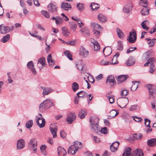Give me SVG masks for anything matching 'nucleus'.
<instances>
[{
  "instance_id": "1",
  "label": "nucleus",
  "mask_w": 156,
  "mask_h": 156,
  "mask_svg": "<svg viewBox=\"0 0 156 156\" xmlns=\"http://www.w3.org/2000/svg\"><path fill=\"white\" fill-rule=\"evenodd\" d=\"M89 121L90 123V126L92 128V130L98 134V133H100V128L98 124L99 118L97 117H91L90 118Z\"/></svg>"
},
{
  "instance_id": "2",
  "label": "nucleus",
  "mask_w": 156,
  "mask_h": 156,
  "mask_svg": "<svg viewBox=\"0 0 156 156\" xmlns=\"http://www.w3.org/2000/svg\"><path fill=\"white\" fill-rule=\"evenodd\" d=\"M54 105V104L50 99H47L40 105L39 106V110L41 111L44 112L53 106Z\"/></svg>"
},
{
  "instance_id": "3",
  "label": "nucleus",
  "mask_w": 156,
  "mask_h": 156,
  "mask_svg": "<svg viewBox=\"0 0 156 156\" xmlns=\"http://www.w3.org/2000/svg\"><path fill=\"white\" fill-rule=\"evenodd\" d=\"M36 123L37 125L40 128L44 127L45 125V121L44 119L42 117L41 114H39L35 118Z\"/></svg>"
},
{
  "instance_id": "4",
  "label": "nucleus",
  "mask_w": 156,
  "mask_h": 156,
  "mask_svg": "<svg viewBox=\"0 0 156 156\" xmlns=\"http://www.w3.org/2000/svg\"><path fill=\"white\" fill-rule=\"evenodd\" d=\"M146 87L148 88L149 93V98L153 99L156 94V86L151 84H147Z\"/></svg>"
},
{
  "instance_id": "5",
  "label": "nucleus",
  "mask_w": 156,
  "mask_h": 156,
  "mask_svg": "<svg viewBox=\"0 0 156 156\" xmlns=\"http://www.w3.org/2000/svg\"><path fill=\"white\" fill-rule=\"evenodd\" d=\"M81 144V142L77 141L75 144L71 146L68 149V153L72 155L74 154L79 149V146H78V144L80 145Z\"/></svg>"
},
{
  "instance_id": "6",
  "label": "nucleus",
  "mask_w": 156,
  "mask_h": 156,
  "mask_svg": "<svg viewBox=\"0 0 156 156\" xmlns=\"http://www.w3.org/2000/svg\"><path fill=\"white\" fill-rule=\"evenodd\" d=\"M137 38L135 30L133 29L132 32L129 33V36L127 38L129 43H133L135 42Z\"/></svg>"
},
{
  "instance_id": "7",
  "label": "nucleus",
  "mask_w": 156,
  "mask_h": 156,
  "mask_svg": "<svg viewBox=\"0 0 156 156\" xmlns=\"http://www.w3.org/2000/svg\"><path fill=\"white\" fill-rule=\"evenodd\" d=\"M37 141L36 140L33 138L32 139L28 144V147L30 149H33V151L34 153L36 152L37 149Z\"/></svg>"
},
{
  "instance_id": "8",
  "label": "nucleus",
  "mask_w": 156,
  "mask_h": 156,
  "mask_svg": "<svg viewBox=\"0 0 156 156\" xmlns=\"http://www.w3.org/2000/svg\"><path fill=\"white\" fill-rule=\"evenodd\" d=\"M14 28V26L11 27L4 26L3 24L0 25V32L2 34H5L12 31Z\"/></svg>"
},
{
  "instance_id": "9",
  "label": "nucleus",
  "mask_w": 156,
  "mask_h": 156,
  "mask_svg": "<svg viewBox=\"0 0 156 156\" xmlns=\"http://www.w3.org/2000/svg\"><path fill=\"white\" fill-rule=\"evenodd\" d=\"M27 68L30 70L33 74L35 75L37 74V71L34 67V64L32 61L28 62L27 64Z\"/></svg>"
},
{
  "instance_id": "10",
  "label": "nucleus",
  "mask_w": 156,
  "mask_h": 156,
  "mask_svg": "<svg viewBox=\"0 0 156 156\" xmlns=\"http://www.w3.org/2000/svg\"><path fill=\"white\" fill-rule=\"evenodd\" d=\"M79 52L80 55L84 58H86L89 54V51L83 47L80 48Z\"/></svg>"
},
{
  "instance_id": "11",
  "label": "nucleus",
  "mask_w": 156,
  "mask_h": 156,
  "mask_svg": "<svg viewBox=\"0 0 156 156\" xmlns=\"http://www.w3.org/2000/svg\"><path fill=\"white\" fill-rule=\"evenodd\" d=\"M133 5L132 4L129 3L125 4L122 9L123 11L125 13H129L133 9Z\"/></svg>"
},
{
  "instance_id": "12",
  "label": "nucleus",
  "mask_w": 156,
  "mask_h": 156,
  "mask_svg": "<svg viewBox=\"0 0 156 156\" xmlns=\"http://www.w3.org/2000/svg\"><path fill=\"white\" fill-rule=\"evenodd\" d=\"M50 129L51 133L53 135V138H55L57 137V132L58 130L57 126L54 125H51L50 126Z\"/></svg>"
},
{
  "instance_id": "13",
  "label": "nucleus",
  "mask_w": 156,
  "mask_h": 156,
  "mask_svg": "<svg viewBox=\"0 0 156 156\" xmlns=\"http://www.w3.org/2000/svg\"><path fill=\"white\" fill-rule=\"evenodd\" d=\"M48 10L52 13H55L57 11V7L52 3H50L47 7Z\"/></svg>"
},
{
  "instance_id": "14",
  "label": "nucleus",
  "mask_w": 156,
  "mask_h": 156,
  "mask_svg": "<svg viewBox=\"0 0 156 156\" xmlns=\"http://www.w3.org/2000/svg\"><path fill=\"white\" fill-rule=\"evenodd\" d=\"M76 118V116L75 114L74 113H70L68 115L66 120L69 124H71L75 121Z\"/></svg>"
},
{
  "instance_id": "15",
  "label": "nucleus",
  "mask_w": 156,
  "mask_h": 156,
  "mask_svg": "<svg viewBox=\"0 0 156 156\" xmlns=\"http://www.w3.org/2000/svg\"><path fill=\"white\" fill-rule=\"evenodd\" d=\"M41 88L43 90L42 94L44 96L48 95L54 91V90L51 87H41Z\"/></svg>"
},
{
  "instance_id": "16",
  "label": "nucleus",
  "mask_w": 156,
  "mask_h": 156,
  "mask_svg": "<svg viewBox=\"0 0 156 156\" xmlns=\"http://www.w3.org/2000/svg\"><path fill=\"white\" fill-rule=\"evenodd\" d=\"M25 147V142L24 140L23 139H20L18 140L17 142V149H22Z\"/></svg>"
},
{
  "instance_id": "17",
  "label": "nucleus",
  "mask_w": 156,
  "mask_h": 156,
  "mask_svg": "<svg viewBox=\"0 0 156 156\" xmlns=\"http://www.w3.org/2000/svg\"><path fill=\"white\" fill-rule=\"evenodd\" d=\"M45 58L43 57H42L38 59L37 62V66L40 69L43 68V66L45 65Z\"/></svg>"
},
{
  "instance_id": "18",
  "label": "nucleus",
  "mask_w": 156,
  "mask_h": 156,
  "mask_svg": "<svg viewBox=\"0 0 156 156\" xmlns=\"http://www.w3.org/2000/svg\"><path fill=\"white\" fill-rule=\"evenodd\" d=\"M58 156H65L66 151L63 147L59 146L58 148Z\"/></svg>"
},
{
  "instance_id": "19",
  "label": "nucleus",
  "mask_w": 156,
  "mask_h": 156,
  "mask_svg": "<svg viewBox=\"0 0 156 156\" xmlns=\"http://www.w3.org/2000/svg\"><path fill=\"white\" fill-rule=\"evenodd\" d=\"M144 154L142 151L137 149L131 154V156H143Z\"/></svg>"
},
{
  "instance_id": "20",
  "label": "nucleus",
  "mask_w": 156,
  "mask_h": 156,
  "mask_svg": "<svg viewBox=\"0 0 156 156\" xmlns=\"http://www.w3.org/2000/svg\"><path fill=\"white\" fill-rule=\"evenodd\" d=\"M119 144V143L118 142L113 143L110 147V149L111 151L112 152H115L117 151Z\"/></svg>"
},
{
  "instance_id": "21",
  "label": "nucleus",
  "mask_w": 156,
  "mask_h": 156,
  "mask_svg": "<svg viewBox=\"0 0 156 156\" xmlns=\"http://www.w3.org/2000/svg\"><path fill=\"white\" fill-rule=\"evenodd\" d=\"M147 143V145L149 147H154L156 146V138H152L149 139Z\"/></svg>"
},
{
  "instance_id": "22",
  "label": "nucleus",
  "mask_w": 156,
  "mask_h": 156,
  "mask_svg": "<svg viewBox=\"0 0 156 156\" xmlns=\"http://www.w3.org/2000/svg\"><path fill=\"white\" fill-rule=\"evenodd\" d=\"M135 58L132 57H130L126 62V64L127 66H133L135 63Z\"/></svg>"
},
{
  "instance_id": "23",
  "label": "nucleus",
  "mask_w": 156,
  "mask_h": 156,
  "mask_svg": "<svg viewBox=\"0 0 156 156\" xmlns=\"http://www.w3.org/2000/svg\"><path fill=\"white\" fill-rule=\"evenodd\" d=\"M91 41L94 46L95 51H98L100 49V45L98 42L94 39H91Z\"/></svg>"
},
{
  "instance_id": "24",
  "label": "nucleus",
  "mask_w": 156,
  "mask_h": 156,
  "mask_svg": "<svg viewBox=\"0 0 156 156\" xmlns=\"http://www.w3.org/2000/svg\"><path fill=\"white\" fill-rule=\"evenodd\" d=\"M128 78V75H121L118 76L117 80L120 83H121L126 81Z\"/></svg>"
},
{
  "instance_id": "25",
  "label": "nucleus",
  "mask_w": 156,
  "mask_h": 156,
  "mask_svg": "<svg viewBox=\"0 0 156 156\" xmlns=\"http://www.w3.org/2000/svg\"><path fill=\"white\" fill-rule=\"evenodd\" d=\"M98 18L100 21L103 23H105L107 21L106 16L101 13H100L98 15Z\"/></svg>"
},
{
  "instance_id": "26",
  "label": "nucleus",
  "mask_w": 156,
  "mask_h": 156,
  "mask_svg": "<svg viewBox=\"0 0 156 156\" xmlns=\"http://www.w3.org/2000/svg\"><path fill=\"white\" fill-rule=\"evenodd\" d=\"M62 34L65 37H68L70 34V32L65 27H62Z\"/></svg>"
},
{
  "instance_id": "27",
  "label": "nucleus",
  "mask_w": 156,
  "mask_h": 156,
  "mask_svg": "<svg viewBox=\"0 0 156 156\" xmlns=\"http://www.w3.org/2000/svg\"><path fill=\"white\" fill-rule=\"evenodd\" d=\"M118 100L120 102L123 107H125L128 102V99L126 98H120Z\"/></svg>"
},
{
  "instance_id": "28",
  "label": "nucleus",
  "mask_w": 156,
  "mask_h": 156,
  "mask_svg": "<svg viewBox=\"0 0 156 156\" xmlns=\"http://www.w3.org/2000/svg\"><path fill=\"white\" fill-rule=\"evenodd\" d=\"M144 8L142 9L140 11L141 14L143 16L148 15L149 12V10L148 9L147 6H143Z\"/></svg>"
},
{
  "instance_id": "29",
  "label": "nucleus",
  "mask_w": 156,
  "mask_h": 156,
  "mask_svg": "<svg viewBox=\"0 0 156 156\" xmlns=\"http://www.w3.org/2000/svg\"><path fill=\"white\" fill-rule=\"evenodd\" d=\"M61 7L62 9L65 10H68V9L71 8V6L68 3L65 2H63L61 4Z\"/></svg>"
},
{
  "instance_id": "30",
  "label": "nucleus",
  "mask_w": 156,
  "mask_h": 156,
  "mask_svg": "<svg viewBox=\"0 0 156 156\" xmlns=\"http://www.w3.org/2000/svg\"><path fill=\"white\" fill-rule=\"evenodd\" d=\"M92 11H96L100 7V5L94 2L91 3L90 5Z\"/></svg>"
},
{
  "instance_id": "31",
  "label": "nucleus",
  "mask_w": 156,
  "mask_h": 156,
  "mask_svg": "<svg viewBox=\"0 0 156 156\" xmlns=\"http://www.w3.org/2000/svg\"><path fill=\"white\" fill-rule=\"evenodd\" d=\"M87 114L86 111L85 110L81 109L78 114L79 117L81 119L84 118Z\"/></svg>"
},
{
  "instance_id": "32",
  "label": "nucleus",
  "mask_w": 156,
  "mask_h": 156,
  "mask_svg": "<svg viewBox=\"0 0 156 156\" xmlns=\"http://www.w3.org/2000/svg\"><path fill=\"white\" fill-rule=\"evenodd\" d=\"M103 52L105 55L107 56L112 53V50L110 48H104L103 50Z\"/></svg>"
},
{
  "instance_id": "33",
  "label": "nucleus",
  "mask_w": 156,
  "mask_h": 156,
  "mask_svg": "<svg viewBox=\"0 0 156 156\" xmlns=\"http://www.w3.org/2000/svg\"><path fill=\"white\" fill-rule=\"evenodd\" d=\"M119 114V112L118 111L115 110H112L110 112L109 116L110 118H113L117 115Z\"/></svg>"
},
{
  "instance_id": "34",
  "label": "nucleus",
  "mask_w": 156,
  "mask_h": 156,
  "mask_svg": "<svg viewBox=\"0 0 156 156\" xmlns=\"http://www.w3.org/2000/svg\"><path fill=\"white\" fill-rule=\"evenodd\" d=\"M131 149L130 147H127L122 154V156H131Z\"/></svg>"
},
{
  "instance_id": "35",
  "label": "nucleus",
  "mask_w": 156,
  "mask_h": 156,
  "mask_svg": "<svg viewBox=\"0 0 156 156\" xmlns=\"http://www.w3.org/2000/svg\"><path fill=\"white\" fill-rule=\"evenodd\" d=\"M48 62L51 67H53L55 63V62L53 61L51 58V54H49L47 57Z\"/></svg>"
},
{
  "instance_id": "36",
  "label": "nucleus",
  "mask_w": 156,
  "mask_h": 156,
  "mask_svg": "<svg viewBox=\"0 0 156 156\" xmlns=\"http://www.w3.org/2000/svg\"><path fill=\"white\" fill-rule=\"evenodd\" d=\"M69 26L70 28L74 32H75L76 27L77 25L74 22L72 21L69 22Z\"/></svg>"
},
{
  "instance_id": "37",
  "label": "nucleus",
  "mask_w": 156,
  "mask_h": 156,
  "mask_svg": "<svg viewBox=\"0 0 156 156\" xmlns=\"http://www.w3.org/2000/svg\"><path fill=\"white\" fill-rule=\"evenodd\" d=\"M80 32L83 34L87 36H89V30L87 28L83 27L81 29Z\"/></svg>"
},
{
  "instance_id": "38",
  "label": "nucleus",
  "mask_w": 156,
  "mask_h": 156,
  "mask_svg": "<svg viewBox=\"0 0 156 156\" xmlns=\"http://www.w3.org/2000/svg\"><path fill=\"white\" fill-rule=\"evenodd\" d=\"M139 83V81H135L132 82L133 85L131 87V90L132 91H135L136 90Z\"/></svg>"
},
{
  "instance_id": "39",
  "label": "nucleus",
  "mask_w": 156,
  "mask_h": 156,
  "mask_svg": "<svg viewBox=\"0 0 156 156\" xmlns=\"http://www.w3.org/2000/svg\"><path fill=\"white\" fill-rule=\"evenodd\" d=\"M119 56V53H116L114 56L113 59H112V63H111L110 64L115 65L117 64L118 61L117 60V58Z\"/></svg>"
},
{
  "instance_id": "40",
  "label": "nucleus",
  "mask_w": 156,
  "mask_h": 156,
  "mask_svg": "<svg viewBox=\"0 0 156 156\" xmlns=\"http://www.w3.org/2000/svg\"><path fill=\"white\" fill-rule=\"evenodd\" d=\"M106 82V83L109 82L110 83H115L114 76L112 75L108 76L107 77Z\"/></svg>"
},
{
  "instance_id": "41",
  "label": "nucleus",
  "mask_w": 156,
  "mask_h": 156,
  "mask_svg": "<svg viewBox=\"0 0 156 156\" xmlns=\"http://www.w3.org/2000/svg\"><path fill=\"white\" fill-rule=\"evenodd\" d=\"M116 30L119 37L121 39H123L124 36V34L118 28H117Z\"/></svg>"
},
{
  "instance_id": "42",
  "label": "nucleus",
  "mask_w": 156,
  "mask_h": 156,
  "mask_svg": "<svg viewBox=\"0 0 156 156\" xmlns=\"http://www.w3.org/2000/svg\"><path fill=\"white\" fill-rule=\"evenodd\" d=\"M72 88L74 92H75L79 88V86L78 83L76 82H74L72 84Z\"/></svg>"
},
{
  "instance_id": "43",
  "label": "nucleus",
  "mask_w": 156,
  "mask_h": 156,
  "mask_svg": "<svg viewBox=\"0 0 156 156\" xmlns=\"http://www.w3.org/2000/svg\"><path fill=\"white\" fill-rule=\"evenodd\" d=\"M63 22L62 18L59 16L56 17L55 23L56 25H60L62 24Z\"/></svg>"
},
{
  "instance_id": "44",
  "label": "nucleus",
  "mask_w": 156,
  "mask_h": 156,
  "mask_svg": "<svg viewBox=\"0 0 156 156\" xmlns=\"http://www.w3.org/2000/svg\"><path fill=\"white\" fill-rule=\"evenodd\" d=\"M87 95V92L83 91H81L79 92L77 94V95L79 98L85 97Z\"/></svg>"
},
{
  "instance_id": "45",
  "label": "nucleus",
  "mask_w": 156,
  "mask_h": 156,
  "mask_svg": "<svg viewBox=\"0 0 156 156\" xmlns=\"http://www.w3.org/2000/svg\"><path fill=\"white\" fill-rule=\"evenodd\" d=\"M64 53L69 60H73L72 55L69 51L66 50L64 51Z\"/></svg>"
},
{
  "instance_id": "46",
  "label": "nucleus",
  "mask_w": 156,
  "mask_h": 156,
  "mask_svg": "<svg viewBox=\"0 0 156 156\" xmlns=\"http://www.w3.org/2000/svg\"><path fill=\"white\" fill-rule=\"evenodd\" d=\"M46 148L47 147L45 145H42L40 147L41 152L44 155H46L47 154V152L45 150Z\"/></svg>"
},
{
  "instance_id": "47",
  "label": "nucleus",
  "mask_w": 156,
  "mask_h": 156,
  "mask_svg": "<svg viewBox=\"0 0 156 156\" xmlns=\"http://www.w3.org/2000/svg\"><path fill=\"white\" fill-rule=\"evenodd\" d=\"M106 97L109 100L110 104H112L114 102L115 97L114 96L111 95L110 96L108 95V94H106Z\"/></svg>"
},
{
  "instance_id": "48",
  "label": "nucleus",
  "mask_w": 156,
  "mask_h": 156,
  "mask_svg": "<svg viewBox=\"0 0 156 156\" xmlns=\"http://www.w3.org/2000/svg\"><path fill=\"white\" fill-rule=\"evenodd\" d=\"M10 36L9 34H7L6 36L3 37L1 40V41L3 43L7 42L10 39Z\"/></svg>"
},
{
  "instance_id": "49",
  "label": "nucleus",
  "mask_w": 156,
  "mask_h": 156,
  "mask_svg": "<svg viewBox=\"0 0 156 156\" xmlns=\"http://www.w3.org/2000/svg\"><path fill=\"white\" fill-rule=\"evenodd\" d=\"M77 8L79 11H81L83 10L84 7L83 4L79 3L77 4Z\"/></svg>"
},
{
  "instance_id": "50",
  "label": "nucleus",
  "mask_w": 156,
  "mask_h": 156,
  "mask_svg": "<svg viewBox=\"0 0 156 156\" xmlns=\"http://www.w3.org/2000/svg\"><path fill=\"white\" fill-rule=\"evenodd\" d=\"M129 93V91L126 89H123L122 90L120 93V95L123 97L127 96Z\"/></svg>"
},
{
  "instance_id": "51",
  "label": "nucleus",
  "mask_w": 156,
  "mask_h": 156,
  "mask_svg": "<svg viewBox=\"0 0 156 156\" xmlns=\"http://www.w3.org/2000/svg\"><path fill=\"white\" fill-rule=\"evenodd\" d=\"M33 124V120H30L27 122L26 123V126L27 128H30L31 127Z\"/></svg>"
},
{
  "instance_id": "52",
  "label": "nucleus",
  "mask_w": 156,
  "mask_h": 156,
  "mask_svg": "<svg viewBox=\"0 0 156 156\" xmlns=\"http://www.w3.org/2000/svg\"><path fill=\"white\" fill-rule=\"evenodd\" d=\"M143 136L142 134L141 133H135L134 134V138L136 140H140L141 139Z\"/></svg>"
},
{
  "instance_id": "53",
  "label": "nucleus",
  "mask_w": 156,
  "mask_h": 156,
  "mask_svg": "<svg viewBox=\"0 0 156 156\" xmlns=\"http://www.w3.org/2000/svg\"><path fill=\"white\" fill-rule=\"evenodd\" d=\"M93 32L94 35L96 37V38H98L100 35V31L97 30L95 29L93 30Z\"/></svg>"
},
{
  "instance_id": "54",
  "label": "nucleus",
  "mask_w": 156,
  "mask_h": 156,
  "mask_svg": "<svg viewBox=\"0 0 156 156\" xmlns=\"http://www.w3.org/2000/svg\"><path fill=\"white\" fill-rule=\"evenodd\" d=\"M150 52L149 51H147L144 53L143 55V57L144 59L147 60L150 57Z\"/></svg>"
},
{
  "instance_id": "55",
  "label": "nucleus",
  "mask_w": 156,
  "mask_h": 156,
  "mask_svg": "<svg viewBox=\"0 0 156 156\" xmlns=\"http://www.w3.org/2000/svg\"><path fill=\"white\" fill-rule=\"evenodd\" d=\"M147 22V20L143 21L141 23V25L142 28L147 31L148 30V28L146 26V23Z\"/></svg>"
},
{
  "instance_id": "56",
  "label": "nucleus",
  "mask_w": 156,
  "mask_h": 156,
  "mask_svg": "<svg viewBox=\"0 0 156 156\" xmlns=\"http://www.w3.org/2000/svg\"><path fill=\"white\" fill-rule=\"evenodd\" d=\"M148 61L150 62V64H151V66H154V63L155 62V59L154 58H150L148 60Z\"/></svg>"
},
{
  "instance_id": "57",
  "label": "nucleus",
  "mask_w": 156,
  "mask_h": 156,
  "mask_svg": "<svg viewBox=\"0 0 156 156\" xmlns=\"http://www.w3.org/2000/svg\"><path fill=\"white\" fill-rule=\"evenodd\" d=\"M150 122L151 121L148 119L145 118L144 119V124L146 126L150 127Z\"/></svg>"
},
{
  "instance_id": "58",
  "label": "nucleus",
  "mask_w": 156,
  "mask_h": 156,
  "mask_svg": "<svg viewBox=\"0 0 156 156\" xmlns=\"http://www.w3.org/2000/svg\"><path fill=\"white\" fill-rule=\"evenodd\" d=\"M123 49V45L121 41H119L118 42V45L117 46V49L119 50H122Z\"/></svg>"
},
{
  "instance_id": "59",
  "label": "nucleus",
  "mask_w": 156,
  "mask_h": 156,
  "mask_svg": "<svg viewBox=\"0 0 156 156\" xmlns=\"http://www.w3.org/2000/svg\"><path fill=\"white\" fill-rule=\"evenodd\" d=\"M41 12L42 14L46 17L47 18H49V17L50 15L49 13L47 11L43 10Z\"/></svg>"
},
{
  "instance_id": "60",
  "label": "nucleus",
  "mask_w": 156,
  "mask_h": 156,
  "mask_svg": "<svg viewBox=\"0 0 156 156\" xmlns=\"http://www.w3.org/2000/svg\"><path fill=\"white\" fill-rule=\"evenodd\" d=\"M100 132L102 133L106 134L108 133L107 128L106 127H104L102 128L100 130Z\"/></svg>"
},
{
  "instance_id": "61",
  "label": "nucleus",
  "mask_w": 156,
  "mask_h": 156,
  "mask_svg": "<svg viewBox=\"0 0 156 156\" xmlns=\"http://www.w3.org/2000/svg\"><path fill=\"white\" fill-rule=\"evenodd\" d=\"M132 117L134 120L137 122H141L142 121V119L141 117H139L137 116H133Z\"/></svg>"
},
{
  "instance_id": "62",
  "label": "nucleus",
  "mask_w": 156,
  "mask_h": 156,
  "mask_svg": "<svg viewBox=\"0 0 156 156\" xmlns=\"http://www.w3.org/2000/svg\"><path fill=\"white\" fill-rule=\"evenodd\" d=\"M76 65L77 68L79 70L81 71L83 70V64L78 63L77 64H76Z\"/></svg>"
},
{
  "instance_id": "63",
  "label": "nucleus",
  "mask_w": 156,
  "mask_h": 156,
  "mask_svg": "<svg viewBox=\"0 0 156 156\" xmlns=\"http://www.w3.org/2000/svg\"><path fill=\"white\" fill-rule=\"evenodd\" d=\"M101 65H108L109 64L110 62L108 61H105L104 60H103L100 62Z\"/></svg>"
},
{
  "instance_id": "64",
  "label": "nucleus",
  "mask_w": 156,
  "mask_h": 156,
  "mask_svg": "<svg viewBox=\"0 0 156 156\" xmlns=\"http://www.w3.org/2000/svg\"><path fill=\"white\" fill-rule=\"evenodd\" d=\"M60 134L62 138L65 137L66 135V133L63 130H62L60 131Z\"/></svg>"
}]
</instances>
